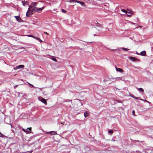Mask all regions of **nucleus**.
Here are the masks:
<instances>
[{
  "mask_svg": "<svg viewBox=\"0 0 153 153\" xmlns=\"http://www.w3.org/2000/svg\"><path fill=\"white\" fill-rule=\"evenodd\" d=\"M37 3L35 2L32 3L31 5L29 6V8L26 14V16H30L32 15V13H29V12H30L31 9H32V8L36 7L37 6Z\"/></svg>",
  "mask_w": 153,
  "mask_h": 153,
  "instance_id": "1",
  "label": "nucleus"
},
{
  "mask_svg": "<svg viewBox=\"0 0 153 153\" xmlns=\"http://www.w3.org/2000/svg\"><path fill=\"white\" fill-rule=\"evenodd\" d=\"M31 127H30L27 128L26 130L23 128L22 130L26 133L29 134L31 132Z\"/></svg>",
  "mask_w": 153,
  "mask_h": 153,
  "instance_id": "2",
  "label": "nucleus"
},
{
  "mask_svg": "<svg viewBox=\"0 0 153 153\" xmlns=\"http://www.w3.org/2000/svg\"><path fill=\"white\" fill-rule=\"evenodd\" d=\"M38 8L36 7H35L32 8V9H31L30 12H29V13H31L32 15L33 14V13L37 12L38 10Z\"/></svg>",
  "mask_w": 153,
  "mask_h": 153,
  "instance_id": "3",
  "label": "nucleus"
},
{
  "mask_svg": "<svg viewBox=\"0 0 153 153\" xmlns=\"http://www.w3.org/2000/svg\"><path fill=\"white\" fill-rule=\"evenodd\" d=\"M107 1H108V2L106 3V10H108V9H109V3L111 2L110 0H107Z\"/></svg>",
  "mask_w": 153,
  "mask_h": 153,
  "instance_id": "4",
  "label": "nucleus"
},
{
  "mask_svg": "<svg viewBox=\"0 0 153 153\" xmlns=\"http://www.w3.org/2000/svg\"><path fill=\"white\" fill-rule=\"evenodd\" d=\"M14 17L19 22H21L22 21V19L19 16H15Z\"/></svg>",
  "mask_w": 153,
  "mask_h": 153,
  "instance_id": "5",
  "label": "nucleus"
},
{
  "mask_svg": "<svg viewBox=\"0 0 153 153\" xmlns=\"http://www.w3.org/2000/svg\"><path fill=\"white\" fill-rule=\"evenodd\" d=\"M75 1L77 3H79L82 6H84V5L85 4L83 2L77 0H75Z\"/></svg>",
  "mask_w": 153,
  "mask_h": 153,
  "instance_id": "6",
  "label": "nucleus"
},
{
  "mask_svg": "<svg viewBox=\"0 0 153 153\" xmlns=\"http://www.w3.org/2000/svg\"><path fill=\"white\" fill-rule=\"evenodd\" d=\"M47 134H50L52 135H55L57 134L56 132L54 131H51L47 133Z\"/></svg>",
  "mask_w": 153,
  "mask_h": 153,
  "instance_id": "7",
  "label": "nucleus"
},
{
  "mask_svg": "<svg viewBox=\"0 0 153 153\" xmlns=\"http://www.w3.org/2000/svg\"><path fill=\"white\" fill-rule=\"evenodd\" d=\"M116 69L117 71H119L120 72H123V70L121 68L116 67Z\"/></svg>",
  "mask_w": 153,
  "mask_h": 153,
  "instance_id": "8",
  "label": "nucleus"
},
{
  "mask_svg": "<svg viewBox=\"0 0 153 153\" xmlns=\"http://www.w3.org/2000/svg\"><path fill=\"white\" fill-rule=\"evenodd\" d=\"M108 134H111L114 132V131L112 130L108 129Z\"/></svg>",
  "mask_w": 153,
  "mask_h": 153,
  "instance_id": "9",
  "label": "nucleus"
},
{
  "mask_svg": "<svg viewBox=\"0 0 153 153\" xmlns=\"http://www.w3.org/2000/svg\"><path fill=\"white\" fill-rule=\"evenodd\" d=\"M44 8V7L41 8H38L37 12L39 13H41V11H42V10Z\"/></svg>",
  "mask_w": 153,
  "mask_h": 153,
  "instance_id": "10",
  "label": "nucleus"
},
{
  "mask_svg": "<svg viewBox=\"0 0 153 153\" xmlns=\"http://www.w3.org/2000/svg\"><path fill=\"white\" fill-rule=\"evenodd\" d=\"M41 101L45 104H47V102L46 100L43 98H41Z\"/></svg>",
  "mask_w": 153,
  "mask_h": 153,
  "instance_id": "11",
  "label": "nucleus"
},
{
  "mask_svg": "<svg viewBox=\"0 0 153 153\" xmlns=\"http://www.w3.org/2000/svg\"><path fill=\"white\" fill-rule=\"evenodd\" d=\"M89 114L88 112L87 111H85L84 113V116L85 117V118L88 116Z\"/></svg>",
  "mask_w": 153,
  "mask_h": 153,
  "instance_id": "12",
  "label": "nucleus"
},
{
  "mask_svg": "<svg viewBox=\"0 0 153 153\" xmlns=\"http://www.w3.org/2000/svg\"><path fill=\"white\" fill-rule=\"evenodd\" d=\"M146 54V52L145 51H143L140 52V55L144 56H145Z\"/></svg>",
  "mask_w": 153,
  "mask_h": 153,
  "instance_id": "13",
  "label": "nucleus"
},
{
  "mask_svg": "<svg viewBox=\"0 0 153 153\" xmlns=\"http://www.w3.org/2000/svg\"><path fill=\"white\" fill-rule=\"evenodd\" d=\"M130 59L132 61H135L136 60V58L134 57H130Z\"/></svg>",
  "mask_w": 153,
  "mask_h": 153,
  "instance_id": "14",
  "label": "nucleus"
},
{
  "mask_svg": "<svg viewBox=\"0 0 153 153\" xmlns=\"http://www.w3.org/2000/svg\"><path fill=\"white\" fill-rule=\"evenodd\" d=\"M121 10L122 12L126 14L127 13V11L126 10H125L124 9H122Z\"/></svg>",
  "mask_w": 153,
  "mask_h": 153,
  "instance_id": "15",
  "label": "nucleus"
},
{
  "mask_svg": "<svg viewBox=\"0 0 153 153\" xmlns=\"http://www.w3.org/2000/svg\"><path fill=\"white\" fill-rule=\"evenodd\" d=\"M35 38V39H36V40H38L40 42H42V40L40 38H37L35 36V38Z\"/></svg>",
  "mask_w": 153,
  "mask_h": 153,
  "instance_id": "16",
  "label": "nucleus"
},
{
  "mask_svg": "<svg viewBox=\"0 0 153 153\" xmlns=\"http://www.w3.org/2000/svg\"><path fill=\"white\" fill-rule=\"evenodd\" d=\"M18 66H19V69L21 68H24V65H18Z\"/></svg>",
  "mask_w": 153,
  "mask_h": 153,
  "instance_id": "17",
  "label": "nucleus"
},
{
  "mask_svg": "<svg viewBox=\"0 0 153 153\" xmlns=\"http://www.w3.org/2000/svg\"><path fill=\"white\" fill-rule=\"evenodd\" d=\"M138 90H139L140 91H141L142 92H144L143 89L142 88H139L138 89Z\"/></svg>",
  "mask_w": 153,
  "mask_h": 153,
  "instance_id": "18",
  "label": "nucleus"
},
{
  "mask_svg": "<svg viewBox=\"0 0 153 153\" xmlns=\"http://www.w3.org/2000/svg\"><path fill=\"white\" fill-rule=\"evenodd\" d=\"M127 13H130V14L133 13V12L132 11H131V10H128V11H127Z\"/></svg>",
  "mask_w": 153,
  "mask_h": 153,
  "instance_id": "19",
  "label": "nucleus"
},
{
  "mask_svg": "<svg viewBox=\"0 0 153 153\" xmlns=\"http://www.w3.org/2000/svg\"><path fill=\"white\" fill-rule=\"evenodd\" d=\"M33 151H27L25 152L21 153H32V152H33Z\"/></svg>",
  "mask_w": 153,
  "mask_h": 153,
  "instance_id": "20",
  "label": "nucleus"
},
{
  "mask_svg": "<svg viewBox=\"0 0 153 153\" xmlns=\"http://www.w3.org/2000/svg\"><path fill=\"white\" fill-rule=\"evenodd\" d=\"M15 70H17V69H19V66H16V67H14V68H13Z\"/></svg>",
  "mask_w": 153,
  "mask_h": 153,
  "instance_id": "21",
  "label": "nucleus"
},
{
  "mask_svg": "<svg viewBox=\"0 0 153 153\" xmlns=\"http://www.w3.org/2000/svg\"><path fill=\"white\" fill-rule=\"evenodd\" d=\"M62 11L63 12V13H65L66 12V11L63 9H62Z\"/></svg>",
  "mask_w": 153,
  "mask_h": 153,
  "instance_id": "22",
  "label": "nucleus"
},
{
  "mask_svg": "<svg viewBox=\"0 0 153 153\" xmlns=\"http://www.w3.org/2000/svg\"><path fill=\"white\" fill-rule=\"evenodd\" d=\"M27 36H29V37H33V38H35V36H33L32 35H28Z\"/></svg>",
  "mask_w": 153,
  "mask_h": 153,
  "instance_id": "23",
  "label": "nucleus"
},
{
  "mask_svg": "<svg viewBox=\"0 0 153 153\" xmlns=\"http://www.w3.org/2000/svg\"><path fill=\"white\" fill-rule=\"evenodd\" d=\"M53 60V61H56V58H51Z\"/></svg>",
  "mask_w": 153,
  "mask_h": 153,
  "instance_id": "24",
  "label": "nucleus"
},
{
  "mask_svg": "<svg viewBox=\"0 0 153 153\" xmlns=\"http://www.w3.org/2000/svg\"><path fill=\"white\" fill-rule=\"evenodd\" d=\"M27 83H28V84L30 85V86H32V87H34L33 85L31 84H30V83H29V82H27Z\"/></svg>",
  "mask_w": 153,
  "mask_h": 153,
  "instance_id": "25",
  "label": "nucleus"
},
{
  "mask_svg": "<svg viewBox=\"0 0 153 153\" xmlns=\"http://www.w3.org/2000/svg\"><path fill=\"white\" fill-rule=\"evenodd\" d=\"M132 97L134 98H135L136 99H137V100H140V99L139 98H138V97H134L133 96H132Z\"/></svg>",
  "mask_w": 153,
  "mask_h": 153,
  "instance_id": "26",
  "label": "nucleus"
},
{
  "mask_svg": "<svg viewBox=\"0 0 153 153\" xmlns=\"http://www.w3.org/2000/svg\"><path fill=\"white\" fill-rule=\"evenodd\" d=\"M123 49L124 50V51H127L128 50H129L128 49H126V48H123Z\"/></svg>",
  "mask_w": 153,
  "mask_h": 153,
  "instance_id": "27",
  "label": "nucleus"
},
{
  "mask_svg": "<svg viewBox=\"0 0 153 153\" xmlns=\"http://www.w3.org/2000/svg\"><path fill=\"white\" fill-rule=\"evenodd\" d=\"M119 78H120V77H117V78H111L110 79H119Z\"/></svg>",
  "mask_w": 153,
  "mask_h": 153,
  "instance_id": "28",
  "label": "nucleus"
},
{
  "mask_svg": "<svg viewBox=\"0 0 153 153\" xmlns=\"http://www.w3.org/2000/svg\"><path fill=\"white\" fill-rule=\"evenodd\" d=\"M132 113L134 115H135V112L134 110H133L132 111Z\"/></svg>",
  "mask_w": 153,
  "mask_h": 153,
  "instance_id": "29",
  "label": "nucleus"
},
{
  "mask_svg": "<svg viewBox=\"0 0 153 153\" xmlns=\"http://www.w3.org/2000/svg\"><path fill=\"white\" fill-rule=\"evenodd\" d=\"M44 33L46 34H47V35H49V34L47 32H45Z\"/></svg>",
  "mask_w": 153,
  "mask_h": 153,
  "instance_id": "30",
  "label": "nucleus"
},
{
  "mask_svg": "<svg viewBox=\"0 0 153 153\" xmlns=\"http://www.w3.org/2000/svg\"><path fill=\"white\" fill-rule=\"evenodd\" d=\"M134 68H137V69H139V67H136L134 66Z\"/></svg>",
  "mask_w": 153,
  "mask_h": 153,
  "instance_id": "31",
  "label": "nucleus"
},
{
  "mask_svg": "<svg viewBox=\"0 0 153 153\" xmlns=\"http://www.w3.org/2000/svg\"><path fill=\"white\" fill-rule=\"evenodd\" d=\"M127 16L128 17H130L131 16V15H127Z\"/></svg>",
  "mask_w": 153,
  "mask_h": 153,
  "instance_id": "32",
  "label": "nucleus"
},
{
  "mask_svg": "<svg viewBox=\"0 0 153 153\" xmlns=\"http://www.w3.org/2000/svg\"><path fill=\"white\" fill-rule=\"evenodd\" d=\"M145 100V101L147 102H148L149 103V101H148L146 100Z\"/></svg>",
  "mask_w": 153,
  "mask_h": 153,
  "instance_id": "33",
  "label": "nucleus"
},
{
  "mask_svg": "<svg viewBox=\"0 0 153 153\" xmlns=\"http://www.w3.org/2000/svg\"><path fill=\"white\" fill-rule=\"evenodd\" d=\"M140 100H141L143 101H145V100H143V99H140Z\"/></svg>",
  "mask_w": 153,
  "mask_h": 153,
  "instance_id": "34",
  "label": "nucleus"
},
{
  "mask_svg": "<svg viewBox=\"0 0 153 153\" xmlns=\"http://www.w3.org/2000/svg\"><path fill=\"white\" fill-rule=\"evenodd\" d=\"M23 5H24V6H25V3H24V2H23Z\"/></svg>",
  "mask_w": 153,
  "mask_h": 153,
  "instance_id": "35",
  "label": "nucleus"
},
{
  "mask_svg": "<svg viewBox=\"0 0 153 153\" xmlns=\"http://www.w3.org/2000/svg\"><path fill=\"white\" fill-rule=\"evenodd\" d=\"M18 85H16V86H15V88Z\"/></svg>",
  "mask_w": 153,
  "mask_h": 153,
  "instance_id": "36",
  "label": "nucleus"
},
{
  "mask_svg": "<svg viewBox=\"0 0 153 153\" xmlns=\"http://www.w3.org/2000/svg\"><path fill=\"white\" fill-rule=\"evenodd\" d=\"M61 123V124H63V123Z\"/></svg>",
  "mask_w": 153,
  "mask_h": 153,
  "instance_id": "37",
  "label": "nucleus"
},
{
  "mask_svg": "<svg viewBox=\"0 0 153 153\" xmlns=\"http://www.w3.org/2000/svg\"><path fill=\"white\" fill-rule=\"evenodd\" d=\"M131 24H134L133 23H131Z\"/></svg>",
  "mask_w": 153,
  "mask_h": 153,
  "instance_id": "38",
  "label": "nucleus"
},
{
  "mask_svg": "<svg viewBox=\"0 0 153 153\" xmlns=\"http://www.w3.org/2000/svg\"><path fill=\"white\" fill-rule=\"evenodd\" d=\"M139 27H141V26H139Z\"/></svg>",
  "mask_w": 153,
  "mask_h": 153,
  "instance_id": "39",
  "label": "nucleus"
},
{
  "mask_svg": "<svg viewBox=\"0 0 153 153\" xmlns=\"http://www.w3.org/2000/svg\"><path fill=\"white\" fill-rule=\"evenodd\" d=\"M137 54H139V53H137Z\"/></svg>",
  "mask_w": 153,
  "mask_h": 153,
  "instance_id": "40",
  "label": "nucleus"
},
{
  "mask_svg": "<svg viewBox=\"0 0 153 153\" xmlns=\"http://www.w3.org/2000/svg\"><path fill=\"white\" fill-rule=\"evenodd\" d=\"M71 101V100H69V101Z\"/></svg>",
  "mask_w": 153,
  "mask_h": 153,
  "instance_id": "41",
  "label": "nucleus"
}]
</instances>
